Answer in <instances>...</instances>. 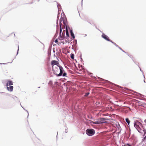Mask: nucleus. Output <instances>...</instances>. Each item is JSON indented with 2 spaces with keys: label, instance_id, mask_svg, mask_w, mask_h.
<instances>
[{
  "label": "nucleus",
  "instance_id": "4be33fe9",
  "mask_svg": "<svg viewBox=\"0 0 146 146\" xmlns=\"http://www.w3.org/2000/svg\"><path fill=\"white\" fill-rule=\"evenodd\" d=\"M146 133V131H145V132L144 134H145Z\"/></svg>",
  "mask_w": 146,
  "mask_h": 146
},
{
  "label": "nucleus",
  "instance_id": "2eb2a0df",
  "mask_svg": "<svg viewBox=\"0 0 146 146\" xmlns=\"http://www.w3.org/2000/svg\"><path fill=\"white\" fill-rule=\"evenodd\" d=\"M70 57L72 59H74V55L73 54H71Z\"/></svg>",
  "mask_w": 146,
  "mask_h": 146
},
{
  "label": "nucleus",
  "instance_id": "7ed1b4c3",
  "mask_svg": "<svg viewBox=\"0 0 146 146\" xmlns=\"http://www.w3.org/2000/svg\"><path fill=\"white\" fill-rule=\"evenodd\" d=\"M60 66H55L53 67H52V70L53 73L56 76L57 74L59 73V70L60 69Z\"/></svg>",
  "mask_w": 146,
  "mask_h": 146
},
{
  "label": "nucleus",
  "instance_id": "aec40b11",
  "mask_svg": "<svg viewBox=\"0 0 146 146\" xmlns=\"http://www.w3.org/2000/svg\"><path fill=\"white\" fill-rule=\"evenodd\" d=\"M63 23L64 25H66V24L64 21H63Z\"/></svg>",
  "mask_w": 146,
  "mask_h": 146
},
{
  "label": "nucleus",
  "instance_id": "6ab92c4d",
  "mask_svg": "<svg viewBox=\"0 0 146 146\" xmlns=\"http://www.w3.org/2000/svg\"><path fill=\"white\" fill-rule=\"evenodd\" d=\"M144 122L146 123V119L144 120Z\"/></svg>",
  "mask_w": 146,
  "mask_h": 146
},
{
  "label": "nucleus",
  "instance_id": "9d476101",
  "mask_svg": "<svg viewBox=\"0 0 146 146\" xmlns=\"http://www.w3.org/2000/svg\"><path fill=\"white\" fill-rule=\"evenodd\" d=\"M70 32L71 36L73 38V39H74L75 38L74 35L73 33V32L72 31V30H71V31H70Z\"/></svg>",
  "mask_w": 146,
  "mask_h": 146
},
{
  "label": "nucleus",
  "instance_id": "1a4fd4ad",
  "mask_svg": "<svg viewBox=\"0 0 146 146\" xmlns=\"http://www.w3.org/2000/svg\"><path fill=\"white\" fill-rule=\"evenodd\" d=\"M7 88L8 90L10 92H12L13 90V86H10L9 87H7Z\"/></svg>",
  "mask_w": 146,
  "mask_h": 146
},
{
  "label": "nucleus",
  "instance_id": "9b49d317",
  "mask_svg": "<svg viewBox=\"0 0 146 146\" xmlns=\"http://www.w3.org/2000/svg\"><path fill=\"white\" fill-rule=\"evenodd\" d=\"M65 31H64L62 33L61 38L62 39H63L64 38Z\"/></svg>",
  "mask_w": 146,
  "mask_h": 146
},
{
  "label": "nucleus",
  "instance_id": "dca6fc26",
  "mask_svg": "<svg viewBox=\"0 0 146 146\" xmlns=\"http://www.w3.org/2000/svg\"><path fill=\"white\" fill-rule=\"evenodd\" d=\"M89 92H87V93H86L85 94V96L86 97H87V96H88L89 94Z\"/></svg>",
  "mask_w": 146,
  "mask_h": 146
},
{
  "label": "nucleus",
  "instance_id": "f8f14e48",
  "mask_svg": "<svg viewBox=\"0 0 146 146\" xmlns=\"http://www.w3.org/2000/svg\"><path fill=\"white\" fill-rule=\"evenodd\" d=\"M135 122L137 123V124L139 125V126L140 125V126H141V127H143V126L142 125V124L141 123H140V122L138 121H135Z\"/></svg>",
  "mask_w": 146,
  "mask_h": 146
},
{
  "label": "nucleus",
  "instance_id": "412c9836",
  "mask_svg": "<svg viewBox=\"0 0 146 146\" xmlns=\"http://www.w3.org/2000/svg\"><path fill=\"white\" fill-rule=\"evenodd\" d=\"M127 144L128 145V146H131L130 145H129V144Z\"/></svg>",
  "mask_w": 146,
  "mask_h": 146
},
{
  "label": "nucleus",
  "instance_id": "6e6552de",
  "mask_svg": "<svg viewBox=\"0 0 146 146\" xmlns=\"http://www.w3.org/2000/svg\"><path fill=\"white\" fill-rule=\"evenodd\" d=\"M13 82L10 80L7 81V84H6V86H11L13 85Z\"/></svg>",
  "mask_w": 146,
  "mask_h": 146
},
{
  "label": "nucleus",
  "instance_id": "ddd939ff",
  "mask_svg": "<svg viewBox=\"0 0 146 146\" xmlns=\"http://www.w3.org/2000/svg\"><path fill=\"white\" fill-rule=\"evenodd\" d=\"M66 34L67 37H68L69 36V33L67 27L66 28Z\"/></svg>",
  "mask_w": 146,
  "mask_h": 146
},
{
  "label": "nucleus",
  "instance_id": "4468645a",
  "mask_svg": "<svg viewBox=\"0 0 146 146\" xmlns=\"http://www.w3.org/2000/svg\"><path fill=\"white\" fill-rule=\"evenodd\" d=\"M125 121L126 122L128 123V124L129 125V124L130 122V121L129 120V119L128 118H126L125 119Z\"/></svg>",
  "mask_w": 146,
  "mask_h": 146
},
{
  "label": "nucleus",
  "instance_id": "f3484780",
  "mask_svg": "<svg viewBox=\"0 0 146 146\" xmlns=\"http://www.w3.org/2000/svg\"><path fill=\"white\" fill-rule=\"evenodd\" d=\"M60 36H61V32H62V29H61V27H60Z\"/></svg>",
  "mask_w": 146,
  "mask_h": 146
},
{
  "label": "nucleus",
  "instance_id": "f257e3e1",
  "mask_svg": "<svg viewBox=\"0 0 146 146\" xmlns=\"http://www.w3.org/2000/svg\"><path fill=\"white\" fill-rule=\"evenodd\" d=\"M59 70L60 72L57 74V76H60L62 75L63 76H66L67 73L65 72L63 68L61 66H60Z\"/></svg>",
  "mask_w": 146,
  "mask_h": 146
},
{
  "label": "nucleus",
  "instance_id": "39448f33",
  "mask_svg": "<svg viewBox=\"0 0 146 146\" xmlns=\"http://www.w3.org/2000/svg\"><path fill=\"white\" fill-rule=\"evenodd\" d=\"M51 64L52 66V67H53L54 66H59V64L58 62L56 60H52L51 62Z\"/></svg>",
  "mask_w": 146,
  "mask_h": 146
},
{
  "label": "nucleus",
  "instance_id": "423d86ee",
  "mask_svg": "<svg viewBox=\"0 0 146 146\" xmlns=\"http://www.w3.org/2000/svg\"><path fill=\"white\" fill-rule=\"evenodd\" d=\"M134 127L137 129L138 131L140 132V131L141 130V129L139 126V125H138L137 123L135 122L134 123Z\"/></svg>",
  "mask_w": 146,
  "mask_h": 146
},
{
  "label": "nucleus",
  "instance_id": "a211bd4d",
  "mask_svg": "<svg viewBox=\"0 0 146 146\" xmlns=\"http://www.w3.org/2000/svg\"><path fill=\"white\" fill-rule=\"evenodd\" d=\"M55 43H57L58 42V40L57 39H56L55 40Z\"/></svg>",
  "mask_w": 146,
  "mask_h": 146
},
{
  "label": "nucleus",
  "instance_id": "f03ea898",
  "mask_svg": "<svg viewBox=\"0 0 146 146\" xmlns=\"http://www.w3.org/2000/svg\"><path fill=\"white\" fill-rule=\"evenodd\" d=\"M106 120L105 118H101L97 119L94 121H91V123L96 124H100L105 122Z\"/></svg>",
  "mask_w": 146,
  "mask_h": 146
},
{
  "label": "nucleus",
  "instance_id": "20e7f679",
  "mask_svg": "<svg viewBox=\"0 0 146 146\" xmlns=\"http://www.w3.org/2000/svg\"><path fill=\"white\" fill-rule=\"evenodd\" d=\"M86 134L89 136H92L95 133L94 130L92 129H88L86 131Z\"/></svg>",
  "mask_w": 146,
  "mask_h": 146
},
{
  "label": "nucleus",
  "instance_id": "0eeeda50",
  "mask_svg": "<svg viewBox=\"0 0 146 146\" xmlns=\"http://www.w3.org/2000/svg\"><path fill=\"white\" fill-rule=\"evenodd\" d=\"M102 36L103 38H104L107 41H109L112 42V41H110V39L109 38L108 36H107V35H105L103 33L102 34Z\"/></svg>",
  "mask_w": 146,
  "mask_h": 146
}]
</instances>
